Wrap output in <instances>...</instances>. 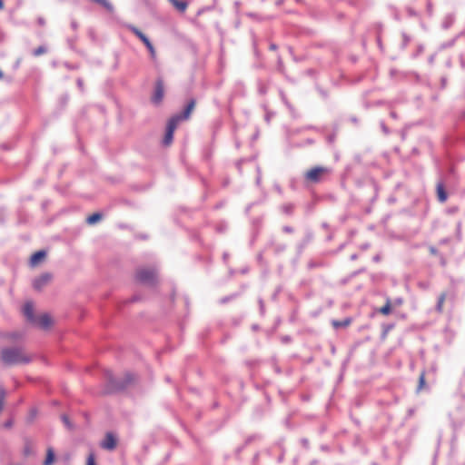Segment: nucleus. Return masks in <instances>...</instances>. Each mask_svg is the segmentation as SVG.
<instances>
[{
    "mask_svg": "<svg viewBox=\"0 0 465 465\" xmlns=\"http://www.w3.org/2000/svg\"><path fill=\"white\" fill-rule=\"evenodd\" d=\"M196 100L191 98L188 100L186 105L181 113L172 115L166 124L165 134L163 139V144L168 146L173 143V134L178 124L185 120H188L195 107Z\"/></svg>",
    "mask_w": 465,
    "mask_h": 465,
    "instance_id": "nucleus-1",
    "label": "nucleus"
},
{
    "mask_svg": "<svg viewBox=\"0 0 465 465\" xmlns=\"http://www.w3.org/2000/svg\"><path fill=\"white\" fill-rule=\"evenodd\" d=\"M134 280L135 282L146 287H156L160 281L159 266L152 264L136 268L134 273Z\"/></svg>",
    "mask_w": 465,
    "mask_h": 465,
    "instance_id": "nucleus-2",
    "label": "nucleus"
},
{
    "mask_svg": "<svg viewBox=\"0 0 465 465\" xmlns=\"http://www.w3.org/2000/svg\"><path fill=\"white\" fill-rule=\"evenodd\" d=\"M1 360L8 365L27 363L31 357L22 349H4L1 351Z\"/></svg>",
    "mask_w": 465,
    "mask_h": 465,
    "instance_id": "nucleus-3",
    "label": "nucleus"
},
{
    "mask_svg": "<svg viewBox=\"0 0 465 465\" xmlns=\"http://www.w3.org/2000/svg\"><path fill=\"white\" fill-rule=\"evenodd\" d=\"M331 170L328 167L314 166L304 173V179L312 183H319L324 177L331 173Z\"/></svg>",
    "mask_w": 465,
    "mask_h": 465,
    "instance_id": "nucleus-4",
    "label": "nucleus"
},
{
    "mask_svg": "<svg viewBox=\"0 0 465 465\" xmlns=\"http://www.w3.org/2000/svg\"><path fill=\"white\" fill-rule=\"evenodd\" d=\"M164 97V82L162 77H157L154 83L153 93L151 96L153 104L158 106L162 104Z\"/></svg>",
    "mask_w": 465,
    "mask_h": 465,
    "instance_id": "nucleus-5",
    "label": "nucleus"
},
{
    "mask_svg": "<svg viewBox=\"0 0 465 465\" xmlns=\"http://www.w3.org/2000/svg\"><path fill=\"white\" fill-rule=\"evenodd\" d=\"M31 323L40 329L48 330L53 325V320L49 314L43 313L35 317Z\"/></svg>",
    "mask_w": 465,
    "mask_h": 465,
    "instance_id": "nucleus-6",
    "label": "nucleus"
},
{
    "mask_svg": "<svg viewBox=\"0 0 465 465\" xmlns=\"http://www.w3.org/2000/svg\"><path fill=\"white\" fill-rule=\"evenodd\" d=\"M53 279V274L50 272H44L33 280V287L39 291L45 288Z\"/></svg>",
    "mask_w": 465,
    "mask_h": 465,
    "instance_id": "nucleus-7",
    "label": "nucleus"
},
{
    "mask_svg": "<svg viewBox=\"0 0 465 465\" xmlns=\"http://www.w3.org/2000/svg\"><path fill=\"white\" fill-rule=\"evenodd\" d=\"M100 446L104 450H113L117 446V440L112 432H107L104 440L100 443Z\"/></svg>",
    "mask_w": 465,
    "mask_h": 465,
    "instance_id": "nucleus-8",
    "label": "nucleus"
},
{
    "mask_svg": "<svg viewBox=\"0 0 465 465\" xmlns=\"http://www.w3.org/2000/svg\"><path fill=\"white\" fill-rule=\"evenodd\" d=\"M436 195L440 203H443L448 200V193L445 189L444 181L439 180L436 185Z\"/></svg>",
    "mask_w": 465,
    "mask_h": 465,
    "instance_id": "nucleus-9",
    "label": "nucleus"
},
{
    "mask_svg": "<svg viewBox=\"0 0 465 465\" xmlns=\"http://www.w3.org/2000/svg\"><path fill=\"white\" fill-rule=\"evenodd\" d=\"M47 252L45 250H39L34 252L29 260V264L32 267H35L40 264L46 257Z\"/></svg>",
    "mask_w": 465,
    "mask_h": 465,
    "instance_id": "nucleus-10",
    "label": "nucleus"
},
{
    "mask_svg": "<svg viewBox=\"0 0 465 465\" xmlns=\"http://www.w3.org/2000/svg\"><path fill=\"white\" fill-rule=\"evenodd\" d=\"M126 28L130 32H132L135 36H137L143 42V44L144 45H146L147 44H149L151 42L150 39L136 26H134L133 25H127Z\"/></svg>",
    "mask_w": 465,
    "mask_h": 465,
    "instance_id": "nucleus-11",
    "label": "nucleus"
},
{
    "mask_svg": "<svg viewBox=\"0 0 465 465\" xmlns=\"http://www.w3.org/2000/svg\"><path fill=\"white\" fill-rule=\"evenodd\" d=\"M23 313L29 322L35 321V316L34 314V305L32 302H25L23 307Z\"/></svg>",
    "mask_w": 465,
    "mask_h": 465,
    "instance_id": "nucleus-12",
    "label": "nucleus"
},
{
    "mask_svg": "<svg viewBox=\"0 0 465 465\" xmlns=\"http://www.w3.org/2000/svg\"><path fill=\"white\" fill-rule=\"evenodd\" d=\"M295 207V204L292 203H285L280 206V211L287 216H292L294 213Z\"/></svg>",
    "mask_w": 465,
    "mask_h": 465,
    "instance_id": "nucleus-13",
    "label": "nucleus"
},
{
    "mask_svg": "<svg viewBox=\"0 0 465 465\" xmlns=\"http://www.w3.org/2000/svg\"><path fill=\"white\" fill-rule=\"evenodd\" d=\"M268 245H269L271 248H272V250H273L274 253H276V254H279V253H281V252H283L286 250V248H287V246H286V244H285V243L277 242H275L274 240H272V241L268 243Z\"/></svg>",
    "mask_w": 465,
    "mask_h": 465,
    "instance_id": "nucleus-14",
    "label": "nucleus"
},
{
    "mask_svg": "<svg viewBox=\"0 0 465 465\" xmlns=\"http://www.w3.org/2000/svg\"><path fill=\"white\" fill-rule=\"evenodd\" d=\"M363 190L368 191L371 193V202H373L376 200L378 193H377V186L373 182H370L366 183L363 187Z\"/></svg>",
    "mask_w": 465,
    "mask_h": 465,
    "instance_id": "nucleus-15",
    "label": "nucleus"
},
{
    "mask_svg": "<svg viewBox=\"0 0 465 465\" xmlns=\"http://www.w3.org/2000/svg\"><path fill=\"white\" fill-rule=\"evenodd\" d=\"M351 322L352 321H351V318H346V319H344L342 321L333 320L331 322V325L335 329L345 328V327H348L349 325H351Z\"/></svg>",
    "mask_w": 465,
    "mask_h": 465,
    "instance_id": "nucleus-16",
    "label": "nucleus"
},
{
    "mask_svg": "<svg viewBox=\"0 0 465 465\" xmlns=\"http://www.w3.org/2000/svg\"><path fill=\"white\" fill-rule=\"evenodd\" d=\"M269 84L262 79L257 80V90L261 95H265L268 92Z\"/></svg>",
    "mask_w": 465,
    "mask_h": 465,
    "instance_id": "nucleus-17",
    "label": "nucleus"
},
{
    "mask_svg": "<svg viewBox=\"0 0 465 465\" xmlns=\"http://www.w3.org/2000/svg\"><path fill=\"white\" fill-rule=\"evenodd\" d=\"M429 252L431 255L438 256L440 264L442 266H445V264H446L445 257L441 253H440V252L438 251V249L436 247H434L432 245L429 246Z\"/></svg>",
    "mask_w": 465,
    "mask_h": 465,
    "instance_id": "nucleus-18",
    "label": "nucleus"
},
{
    "mask_svg": "<svg viewBox=\"0 0 465 465\" xmlns=\"http://www.w3.org/2000/svg\"><path fill=\"white\" fill-rule=\"evenodd\" d=\"M392 308V302L390 299H387L386 303L379 309V312L383 315H388L391 313Z\"/></svg>",
    "mask_w": 465,
    "mask_h": 465,
    "instance_id": "nucleus-19",
    "label": "nucleus"
},
{
    "mask_svg": "<svg viewBox=\"0 0 465 465\" xmlns=\"http://www.w3.org/2000/svg\"><path fill=\"white\" fill-rule=\"evenodd\" d=\"M54 460V452L52 448H48L46 450V458L44 461V465H52Z\"/></svg>",
    "mask_w": 465,
    "mask_h": 465,
    "instance_id": "nucleus-20",
    "label": "nucleus"
},
{
    "mask_svg": "<svg viewBox=\"0 0 465 465\" xmlns=\"http://www.w3.org/2000/svg\"><path fill=\"white\" fill-rule=\"evenodd\" d=\"M102 219V214L100 213H94L86 218V223L88 224H94L98 223Z\"/></svg>",
    "mask_w": 465,
    "mask_h": 465,
    "instance_id": "nucleus-21",
    "label": "nucleus"
},
{
    "mask_svg": "<svg viewBox=\"0 0 465 465\" xmlns=\"http://www.w3.org/2000/svg\"><path fill=\"white\" fill-rule=\"evenodd\" d=\"M173 5L180 12L183 13L187 6H188V3L184 0H176Z\"/></svg>",
    "mask_w": 465,
    "mask_h": 465,
    "instance_id": "nucleus-22",
    "label": "nucleus"
},
{
    "mask_svg": "<svg viewBox=\"0 0 465 465\" xmlns=\"http://www.w3.org/2000/svg\"><path fill=\"white\" fill-rule=\"evenodd\" d=\"M222 124L223 122L221 119H216L212 123L211 128L213 135H215L219 132V130L222 127Z\"/></svg>",
    "mask_w": 465,
    "mask_h": 465,
    "instance_id": "nucleus-23",
    "label": "nucleus"
},
{
    "mask_svg": "<svg viewBox=\"0 0 465 465\" xmlns=\"http://www.w3.org/2000/svg\"><path fill=\"white\" fill-rule=\"evenodd\" d=\"M401 37H402V41L401 44V49L404 50L408 46V45L411 43V38L405 32L401 33Z\"/></svg>",
    "mask_w": 465,
    "mask_h": 465,
    "instance_id": "nucleus-24",
    "label": "nucleus"
},
{
    "mask_svg": "<svg viewBox=\"0 0 465 465\" xmlns=\"http://www.w3.org/2000/svg\"><path fill=\"white\" fill-rule=\"evenodd\" d=\"M46 52H47V48L44 45H40L32 51V54L34 56H39V55L45 54Z\"/></svg>",
    "mask_w": 465,
    "mask_h": 465,
    "instance_id": "nucleus-25",
    "label": "nucleus"
},
{
    "mask_svg": "<svg viewBox=\"0 0 465 465\" xmlns=\"http://www.w3.org/2000/svg\"><path fill=\"white\" fill-rule=\"evenodd\" d=\"M337 133H338V127L336 126L334 128V130L332 131V133H331L327 135V141L329 143H333L335 142Z\"/></svg>",
    "mask_w": 465,
    "mask_h": 465,
    "instance_id": "nucleus-26",
    "label": "nucleus"
},
{
    "mask_svg": "<svg viewBox=\"0 0 465 465\" xmlns=\"http://www.w3.org/2000/svg\"><path fill=\"white\" fill-rule=\"evenodd\" d=\"M447 85H448V76L447 75H441L440 79L439 89L442 91V90L446 89Z\"/></svg>",
    "mask_w": 465,
    "mask_h": 465,
    "instance_id": "nucleus-27",
    "label": "nucleus"
},
{
    "mask_svg": "<svg viewBox=\"0 0 465 465\" xmlns=\"http://www.w3.org/2000/svg\"><path fill=\"white\" fill-rule=\"evenodd\" d=\"M145 46H146V48H147V50H148V52L150 54L151 58L154 59L156 57V52H155L154 46L152 44V42L147 44Z\"/></svg>",
    "mask_w": 465,
    "mask_h": 465,
    "instance_id": "nucleus-28",
    "label": "nucleus"
},
{
    "mask_svg": "<svg viewBox=\"0 0 465 465\" xmlns=\"http://www.w3.org/2000/svg\"><path fill=\"white\" fill-rule=\"evenodd\" d=\"M77 41V35L67 39L68 46L71 50H75V43Z\"/></svg>",
    "mask_w": 465,
    "mask_h": 465,
    "instance_id": "nucleus-29",
    "label": "nucleus"
},
{
    "mask_svg": "<svg viewBox=\"0 0 465 465\" xmlns=\"http://www.w3.org/2000/svg\"><path fill=\"white\" fill-rule=\"evenodd\" d=\"M321 266H323V262H317V261H314V260H311L308 262V268L309 269H314L316 267H321Z\"/></svg>",
    "mask_w": 465,
    "mask_h": 465,
    "instance_id": "nucleus-30",
    "label": "nucleus"
},
{
    "mask_svg": "<svg viewBox=\"0 0 465 465\" xmlns=\"http://www.w3.org/2000/svg\"><path fill=\"white\" fill-rule=\"evenodd\" d=\"M425 386V373L421 372L419 378L418 391H420Z\"/></svg>",
    "mask_w": 465,
    "mask_h": 465,
    "instance_id": "nucleus-31",
    "label": "nucleus"
},
{
    "mask_svg": "<svg viewBox=\"0 0 465 465\" xmlns=\"http://www.w3.org/2000/svg\"><path fill=\"white\" fill-rule=\"evenodd\" d=\"M444 300H445V296H444V294H441V295L439 297L438 303H437V310H438L439 312H441V311H442V307H443Z\"/></svg>",
    "mask_w": 465,
    "mask_h": 465,
    "instance_id": "nucleus-32",
    "label": "nucleus"
},
{
    "mask_svg": "<svg viewBox=\"0 0 465 465\" xmlns=\"http://www.w3.org/2000/svg\"><path fill=\"white\" fill-rule=\"evenodd\" d=\"M86 465H96L95 464V457L94 453H90L86 460Z\"/></svg>",
    "mask_w": 465,
    "mask_h": 465,
    "instance_id": "nucleus-33",
    "label": "nucleus"
},
{
    "mask_svg": "<svg viewBox=\"0 0 465 465\" xmlns=\"http://www.w3.org/2000/svg\"><path fill=\"white\" fill-rule=\"evenodd\" d=\"M313 239V233L312 232H307L302 242L304 244H308Z\"/></svg>",
    "mask_w": 465,
    "mask_h": 465,
    "instance_id": "nucleus-34",
    "label": "nucleus"
},
{
    "mask_svg": "<svg viewBox=\"0 0 465 465\" xmlns=\"http://www.w3.org/2000/svg\"><path fill=\"white\" fill-rule=\"evenodd\" d=\"M64 67H66L68 70H77L79 68V65L77 64H72L68 62L64 63Z\"/></svg>",
    "mask_w": 465,
    "mask_h": 465,
    "instance_id": "nucleus-35",
    "label": "nucleus"
},
{
    "mask_svg": "<svg viewBox=\"0 0 465 465\" xmlns=\"http://www.w3.org/2000/svg\"><path fill=\"white\" fill-rule=\"evenodd\" d=\"M452 18L451 17H446L445 21L443 22V27L445 29L449 28L452 24Z\"/></svg>",
    "mask_w": 465,
    "mask_h": 465,
    "instance_id": "nucleus-36",
    "label": "nucleus"
},
{
    "mask_svg": "<svg viewBox=\"0 0 465 465\" xmlns=\"http://www.w3.org/2000/svg\"><path fill=\"white\" fill-rule=\"evenodd\" d=\"M281 97H282V100L283 101V103L286 104V106L290 109L292 108V104L289 103V101L287 100L285 94L283 92H281Z\"/></svg>",
    "mask_w": 465,
    "mask_h": 465,
    "instance_id": "nucleus-37",
    "label": "nucleus"
},
{
    "mask_svg": "<svg viewBox=\"0 0 465 465\" xmlns=\"http://www.w3.org/2000/svg\"><path fill=\"white\" fill-rule=\"evenodd\" d=\"M282 232H285V233H292L294 232V230H293V228L292 226L284 225L282 227Z\"/></svg>",
    "mask_w": 465,
    "mask_h": 465,
    "instance_id": "nucleus-38",
    "label": "nucleus"
},
{
    "mask_svg": "<svg viewBox=\"0 0 465 465\" xmlns=\"http://www.w3.org/2000/svg\"><path fill=\"white\" fill-rule=\"evenodd\" d=\"M70 25H71V28H72L74 31H76V30L78 29V26H79V25H78V23H77V21H76L75 19H72V20H71V24H70Z\"/></svg>",
    "mask_w": 465,
    "mask_h": 465,
    "instance_id": "nucleus-39",
    "label": "nucleus"
},
{
    "mask_svg": "<svg viewBox=\"0 0 465 465\" xmlns=\"http://www.w3.org/2000/svg\"><path fill=\"white\" fill-rule=\"evenodd\" d=\"M407 13L410 16H417L418 15L417 12L411 7L407 8Z\"/></svg>",
    "mask_w": 465,
    "mask_h": 465,
    "instance_id": "nucleus-40",
    "label": "nucleus"
},
{
    "mask_svg": "<svg viewBox=\"0 0 465 465\" xmlns=\"http://www.w3.org/2000/svg\"><path fill=\"white\" fill-rule=\"evenodd\" d=\"M76 84L81 91H84V81L82 78L76 80Z\"/></svg>",
    "mask_w": 465,
    "mask_h": 465,
    "instance_id": "nucleus-41",
    "label": "nucleus"
},
{
    "mask_svg": "<svg viewBox=\"0 0 465 465\" xmlns=\"http://www.w3.org/2000/svg\"><path fill=\"white\" fill-rule=\"evenodd\" d=\"M381 129H382V131H383V133H384L385 134H390V130H389V128L386 126V124H385V123H384V122H381Z\"/></svg>",
    "mask_w": 465,
    "mask_h": 465,
    "instance_id": "nucleus-42",
    "label": "nucleus"
},
{
    "mask_svg": "<svg viewBox=\"0 0 465 465\" xmlns=\"http://www.w3.org/2000/svg\"><path fill=\"white\" fill-rule=\"evenodd\" d=\"M21 63H22V58L21 57L17 58L14 64V68L17 69L20 66Z\"/></svg>",
    "mask_w": 465,
    "mask_h": 465,
    "instance_id": "nucleus-43",
    "label": "nucleus"
},
{
    "mask_svg": "<svg viewBox=\"0 0 465 465\" xmlns=\"http://www.w3.org/2000/svg\"><path fill=\"white\" fill-rule=\"evenodd\" d=\"M370 247H371V244L369 242H365V243L361 244L360 248H361V250L365 251V250L369 249Z\"/></svg>",
    "mask_w": 465,
    "mask_h": 465,
    "instance_id": "nucleus-44",
    "label": "nucleus"
},
{
    "mask_svg": "<svg viewBox=\"0 0 465 465\" xmlns=\"http://www.w3.org/2000/svg\"><path fill=\"white\" fill-rule=\"evenodd\" d=\"M37 23L39 25L44 26L45 25V20L43 17H38Z\"/></svg>",
    "mask_w": 465,
    "mask_h": 465,
    "instance_id": "nucleus-45",
    "label": "nucleus"
},
{
    "mask_svg": "<svg viewBox=\"0 0 465 465\" xmlns=\"http://www.w3.org/2000/svg\"><path fill=\"white\" fill-rule=\"evenodd\" d=\"M445 65L446 67L448 68H451L452 67V60L450 58H449L446 62H445Z\"/></svg>",
    "mask_w": 465,
    "mask_h": 465,
    "instance_id": "nucleus-46",
    "label": "nucleus"
},
{
    "mask_svg": "<svg viewBox=\"0 0 465 465\" xmlns=\"http://www.w3.org/2000/svg\"><path fill=\"white\" fill-rule=\"evenodd\" d=\"M423 52V46L420 45L418 46L417 54H415L413 56L416 57L419 54H421Z\"/></svg>",
    "mask_w": 465,
    "mask_h": 465,
    "instance_id": "nucleus-47",
    "label": "nucleus"
},
{
    "mask_svg": "<svg viewBox=\"0 0 465 465\" xmlns=\"http://www.w3.org/2000/svg\"><path fill=\"white\" fill-rule=\"evenodd\" d=\"M305 246H306V244H304V242H302L299 244V246H298V250H299V252H302V250H303V248H304Z\"/></svg>",
    "mask_w": 465,
    "mask_h": 465,
    "instance_id": "nucleus-48",
    "label": "nucleus"
},
{
    "mask_svg": "<svg viewBox=\"0 0 465 465\" xmlns=\"http://www.w3.org/2000/svg\"><path fill=\"white\" fill-rule=\"evenodd\" d=\"M390 115H391V118H393V119H398V114H397V113H396L395 111H391V112L390 113Z\"/></svg>",
    "mask_w": 465,
    "mask_h": 465,
    "instance_id": "nucleus-49",
    "label": "nucleus"
},
{
    "mask_svg": "<svg viewBox=\"0 0 465 465\" xmlns=\"http://www.w3.org/2000/svg\"><path fill=\"white\" fill-rule=\"evenodd\" d=\"M401 302H402L401 300H400V299L396 300L394 302H392V307L399 306L401 304Z\"/></svg>",
    "mask_w": 465,
    "mask_h": 465,
    "instance_id": "nucleus-50",
    "label": "nucleus"
},
{
    "mask_svg": "<svg viewBox=\"0 0 465 465\" xmlns=\"http://www.w3.org/2000/svg\"><path fill=\"white\" fill-rule=\"evenodd\" d=\"M283 3H284V0H276L275 1V5L276 6H281V5H283Z\"/></svg>",
    "mask_w": 465,
    "mask_h": 465,
    "instance_id": "nucleus-51",
    "label": "nucleus"
},
{
    "mask_svg": "<svg viewBox=\"0 0 465 465\" xmlns=\"http://www.w3.org/2000/svg\"><path fill=\"white\" fill-rule=\"evenodd\" d=\"M278 67H279V70H282L283 68V64L281 59H279V61H278Z\"/></svg>",
    "mask_w": 465,
    "mask_h": 465,
    "instance_id": "nucleus-52",
    "label": "nucleus"
},
{
    "mask_svg": "<svg viewBox=\"0 0 465 465\" xmlns=\"http://www.w3.org/2000/svg\"><path fill=\"white\" fill-rule=\"evenodd\" d=\"M350 259H351V261H355V260H357V259H358V254H356V253L351 254V257H350Z\"/></svg>",
    "mask_w": 465,
    "mask_h": 465,
    "instance_id": "nucleus-53",
    "label": "nucleus"
},
{
    "mask_svg": "<svg viewBox=\"0 0 465 465\" xmlns=\"http://www.w3.org/2000/svg\"><path fill=\"white\" fill-rule=\"evenodd\" d=\"M63 420H64V422L67 426H69V420H68V418H67L66 416H63Z\"/></svg>",
    "mask_w": 465,
    "mask_h": 465,
    "instance_id": "nucleus-54",
    "label": "nucleus"
},
{
    "mask_svg": "<svg viewBox=\"0 0 465 465\" xmlns=\"http://www.w3.org/2000/svg\"><path fill=\"white\" fill-rule=\"evenodd\" d=\"M380 260H381L380 255H375V256L373 257V261H374L375 262H380Z\"/></svg>",
    "mask_w": 465,
    "mask_h": 465,
    "instance_id": "nucleus-55",
    "label": "nucleus"
},
{
    "mask_svg": "<svg viewBox=\"0 0 465 465\" xmlns=\"http://www.w3.org/2000/svg\"><path fill=\"white\" fill-rule=\"evenodd\" d=\"M270 49L271 50H276L277 49V45L275 44H271L270 45Z\"/></svg>",
    "mask_w": 465,
    "mask_h": 465,
    "instance_id": "nucleus-56",
    "label": "nucleus"
},
{
    "mask_svg": "<svg viewBox=\"0 0 465 465\" xmlns=\"http://www.w3.org/2000/svg\"><path fill=\"white\" fill-rule=\"evenodd\" d=\"M307 144H312L314 141L312 139L308 138L305 142Z\"/></svg>",
    "mask_w": 465,
    "mask_h": 465,
    "instance_id": "nucleus-57",
    "label": "nucleus"
},
{
    "mask_svg": "<svg viewBox=\"0 0 465 465\" xmlns=\"http://www.w3.org/2000/svg\"><path fill=\"white\" fill-rule=\"evenodd\" d=\"M351 121L354 124H357L358 123V119L354 116L351 117Z\"/></svg>",
    "mask_w": 465,
    "mask_h": 465,
    "instance_id": "nucleus-58",
    "label": "nucleus"
},
{
    "mask_svg": "<svg viewBox=\"0 0 465 465\" xmlns=\"http://www.w3.org/2000/svg\"><path fill=\"white\" fill-rule=\"evenodd\" d=\"M460 64L462 67H465V64H464L462 56H460Z\"/></svg>",
    "mask_w": 465,
    "mask_h": 465,
    "instance_id": "nucleus-59",
    "label": "nucleus"
},
{
    "mask_svg": "<svg viewBox=\"0 0 465 465\" xmlns=\"http://www.w3.org/2000/svg\"><path fill=\"white\" fill-rule=\"evenodd\" d=\"M4 8V1L0 0V10Z\"/></svg>",
    "mask_w": 465,
    "mask_h": 465,
    "instance_id": "nucleus-60",
    "label": "nucleus"
},
{
    "mask_svg": "<svg viewBox=\"0 0 465 465\" xmlns=\"http://www.w3.org/2000/svg\"><path fill=\"white\" fill-rule=\"evenodd\" d=\"M140 239H143V240H146L147 239V235H141L139 236Z\"/></svg>",
    "mask_w": 465,
    "mask_h": 465,
    "instance_id": "nucleus-61",
    "label": "nucleus"
},
{
    "mask_svg": "<svg viewBox=\"0 0 465 465\" xmlns=\"http://www.w3.org/2000/svg\"><path fill=\"white\" fill-rule=\"evenodd\" d=\"M127 378H128V382H130L134 379L133 377H131L130 374H127Z\"/></svg>",
    "mask_w": 465,
    "mask_h": 465,
    "instance_id": "nucleus-62",
    "label": "nucleus"
},
{
    "mask_svg": "<svg viewBox=\"0 0 465 465\" xmlns=\"http://www.w3.org/2000/svg\"><path fill=\"white\" fill-rule=\"evenodd\" d=\"M294 1H295L296 3H298V4H303V3H304V1H303V0H294Z\"/></svg>",
    "mask_w": 465,
    "mask_h": 465,
    "instance_id": "nucleus-63",
    "label": "nucleus"
},
{
    "mask_svg": "<svg viewBox=\"0 0 465 465\" xmlns=\"http://www.w3.org/2000/svg\"><path fill=\"white\" fill-rule=\"evenodd\" d=\"M258 260H259V261H262V253H260V254L258 255Z\"/></svg>",
    "mask_w": 465,
    "mask_h": 465,
    "instance_id": "nucleus-64",
    "label": "nucleus"
}]
</instances>
